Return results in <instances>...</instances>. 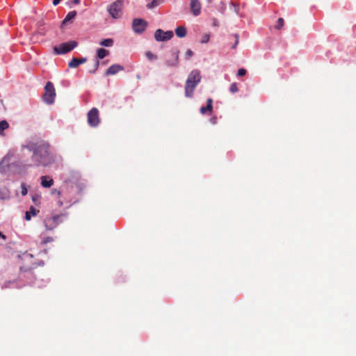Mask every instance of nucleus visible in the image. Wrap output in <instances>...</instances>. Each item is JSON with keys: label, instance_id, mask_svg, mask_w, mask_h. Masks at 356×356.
Instances as JSON below:
<instances>
[{"label": "nucleus", "instance_id": "1", "mask_svg": "<svg viewBox=\"0 0 356 356\" xmlns=\"http://www.w3.org/2000/svg\"><path fill=\"white\" fill-rule=\"evenodd\" d=\"M24 147L33 153L28 167H47L56 162V156L49 143L44 140L30 142Z\"/></svg>", "mask_w": 356, "mask_h": 356}, {"label": "nucleus", "instance_id": "2", "mask_svg": "<svg viewBox=\"0 0 356 356\" xmlns=\"http://www.w3.org/2000/svg\"><path fill=\"white\" fill-rule=\"evenodd\" d=\"M201 74L198 70H192L188 76L185 83V96L191 98L196 86L201 81Z\"/></svg>", "mask_w": 356, "mask_h": 356}, {"label": "nucleus", "instance_id": "3", "mask_svg": "<svg viewBox=\"0 0 356 356\" xmlns=\"http://www.w3.org/2000/svg\"><path fill=\"white\" fill-rule=\"evenodd\" d=\"M67 217V213H61L46 218L44 220L46 230H54L59 224L62 223Z\"/></svg>", "mask_w": 356, "mask_h": 356}, {"label": "nucleus", "instance_id": "4", "mask_svg": "<svg viewBox=\"0 0 356 356\" xmlns=\"http://www.w3.org/2000/svg\"><path fill=\"white\" fill-rule=\"evenodd\" d=\"M77 44L78 43L76 41H68L61 43L58 46H55L54 47V51L56 54H65L72 51Z\"/></svg>", "mask_w": 356, "mask_h": 356}, {"label": "nucleus", "instance_id": "5", "mask_svg": "<svg viewBox=\"0 0 356 356\" xmlns=\"http://www.w3.org/2000/svg\"><path fill=\"white\" fill-rule=\"evenodd\" d=\"M56 91L54 84L48 81L44 87V93L43 95V100L48 104H51L55 99Z\"/></svg>", "mask_w": 356, "mask_h": 356}, {"label": "nucleus", "instance_id": "6", "mask_svg": "<svg viewBox=\"0 0 356 356\" xmlns=\"http://www.w3.org/2000/svg\"><path fill=\"white\" fill-rule=\"evenodd\" d=\"M123 1L117 0L113 2L108 8V12L114 19H118L121 17L122 13Z\"/></svg>", "mask_w": 356, "mask_h": 356}, {"label": "nucleus", "instance_id": "7", "mask_svg": "<svg viewBox=\"0 0 356 356\" xmlns=\"http://www.w3.org/2000/svg\"><path fill=\"white\" fill-rule=\"evenodd\" d=\"M147 26V22L140 18H136L132 22V29L136 33L140 34L143 33Z\"/></svg>", "mask_w": 356, "mask_h": 356}, {"label": "nucleus", "instance_id": "8", "mask_svg": "<svg viewBox=\"0 0 356 356\" xmlns=\"http://www.w3.org/2000/svg\"><path fill=\"white\" fill-rule=\"evenodd\" d=\"M179 51L174 49L171 51L170 57L166 58L165 65L170 67H177L179 65Z\"/></svg>", "mask_w": 356, "mask_h": 356}, {"label": "nucleus", "instance_id": "9", "mask_svg": "<svg viewBox=\"0 0 356 356\" xmlns=\"http://www.w3.org/2000/svg\"><path fill=\"white\" fill-rule=\"evenodd\" d=\"M88 122L91 127H97L99 124L100 119L99 116V111L97 108H93L88 112Z\"/></svg>", "mask_w": 356, "mask_h": 356}, {"label": "nucleus", "instance_id": "10", "mask_svg": "<svg viewBox=\"0 0 356 356\" xmlns=\"http://www.w3.org/2000/svg\"><path fill=\"white\" fill-rule=\"evenodd\" d=\"M70 191L68 188L63 189L62 191H58L55 188L51 191L52 194H57L59 197H61L62 195L64 196V200H58V204L59 207H61L66 203H71V202L73 200V199L68 195Z\"/></svg>", "mask_w": 356, "mask_h": 356}, {"label": "nucleus", "instance_id": "11", "mask_svg": "<svg viewBox=\"0 0 356 356\" xmlns=\"http://www.w3.org/2000/svg\"><path fill=\"white\" fill-rule=\"evenodd\" d=\"M172 31H163L162 29H157L154 33V38L156 41H167L173 37Z\"/></svg>", "mask_w": 356, "mask_h": 356}, {"label": "nucleus", "instance_id": "12", "mask_svg": "<svg viewBox=\"0 0 356 356\" xmlns=\"http://www.w3.org/2000/svg\"><path fill=\"white\" fill-rule=\"evenodd\" d=\"M190 6L191 12L195 16H197L200 14L201 3L199 0H191Z\"/></svg>", "mask_w": 356, "mask_h": 356}, {"label": "nucleus", "instance_id": "13", "mask_svg": "<svg viewBox=\"0 0 356 356\" xmlns=\"http://www.w3.org/2000/svg\"><path fill=\"white\" fill-rule=\"evenodd\" d=\"M124 70V67L118 64H114L110 66L105 72L106 76L114 75L120 71Z\"/></svg>", "mask_w": 356, "mask_h": 356}, {"label": "nucleus", "instance_id": "14", "mask_svg": "<svg viewBox=\"0 0 356 356\" xmlns=\"http://www.w3.org/2000/svg\"><path fill=\"white\" fill-rule=\"evenodd\" d=\"M86 61V58H73L68 63V66L71 68H75L77 67L79 65L85 63Z\"/></svg>", "mask_w": 356, "mask_h": 356}, {"label": "nucleus", "instance_id": "15", "mask_svg": "<svg viewBox=\"0 0 356 356\" xmlns=\"http://www.w3.org/2000/svg\"><path fill=\"white\" fill-rule=\"evenodd\" d=\"M40 179L41 186L44 188H50L54 185V179L49 176H42Z\"/></svg>", "mask_w": 356, "mask_h": 356}, {"label": "nucleus", "instance_id": "16", "mask_svg": "<svg viewBox=\"0 0 356 356\" xmlns=\"http://www.w3.org/2000/svg\"><path fill=\"white\" fill-rule=\"evenodd\" d=\"M213 100L211 98H209L207 100V106H202L200 108V113L202 114H206L207 112H209L210 113L212 112L213 110Z\"/></svg>", "mask_w": 356, "mask_h": 356}, {"label": "nucleus", "instance_id": "17", "mask_svg": "<svg viewBox=\"0 0 356 356\" xmlns=\"http://www.w3.org/2000/svg\"><path fill=\"white\" fill-rule=\"evenodd\" d=\"M39 213V210L31 206L29 211L25 213V220H30L32 216H35Z\"/></svg>", "mask_w": 356, "mask_h": 356}, {"label": "nucleus", "instance_id": "18", "mask_svg": "<svg viewBox=\"0 0 356 356\" xmlns=\"http://www.w3.org/2000/svg\"><path fill=\"white\" fill-rule=\"evenodd\" d=\"M175 33L179 38H184L186 35L187 31L184 26H178L175 29Z\"/></svg>", "mask_w": 356, "mask_h": 356}, {"label": "nucleus", "instance_id": "19", "mask_svg": "<svg viewBox=\"0 0 356 356\" xmlns=\"http://www.w3.org/2000/svg\"><path fill=\"white\" fill-rule=\"evenodd\" d=\"M76 12L75 10L69 12L67 15L65 16V19H63V24H66L67 22L73 19L76 17Z\"/></svg>", "mask_w": 356, "mask_h": 356}, {"label": "nucleus", "instance_id": "20", "mask_svg": "<svg viewBox=\"0 0 356 356\" xmlns=\"http://www.w3.org/2000/svg\"><path fill=\"white\" fill-rule=\"evenodd\" d=\"M163 0H152L147 5V8L152 9L155 7L160 6L163 3Z\"/></svg>", "mask_w": 356, "mask_h": 356}, {"label": "nucleus", "instance_id": "21", "mask_svg": "<svg viewBox=\"0 0 356 356\" xmlns=\"http://www.w3.org/2000/svg\"><path fill=\"white\" fill-rule=\"evenodd\" d=\"M108 54V51L101 48L97 50V58L99 59H103Z\"/></svg>", "mask_w": 356, "mask_h": 356}, {"label": "nucleus", "instance_id": "22", "mask_svg": "<svg viewBox=\"0 0 356 356\" xmlns=\"http://www.w3.org/2000/svg\"><path fill=\"white\" fill-rule=\"evenodd\" d=\"M9 124L6 120H2L0 122V135H3V131L7 129Z\"/></svg>", "mask_w": 356, "mask_h": 356}, {"label": "nucleus", "instance_id": "23", "mask_svg": "<svg viewBox=\"0 0 356 356\" xmlns=\"http://www.w3.org/2000/svg\"><path fill=\"white\" fill-rule=\"evenodd\" d=\"M99 44L104 47H111L113 44V40L111 38L104 39L102 40Z\"/></svg>", "mask_w": 356, "mask_h": 356}, {"label": "nucleus", "instance_id": "24", "mask_svg": "<svg viewBox=\"0 0 356 356\" xmlns=\"http://www.w3.org/2000/svg\"><path fill=\"white\" fill-rule=\"evenodd\" d=\"M284 24V19L282 18V17H280L278 19H277V24L275 26V28L278 30L281 29L283 26Z\"/></svg>", "mask_w": 356, "mask_h": 356}, {"label": "nucleus", "instance_id": "25", "mask_svg": "<svg viewBox=\"0 0 356 356\" xmlns=\"http://www.w3.org/2000/svg\"><path fill=\"white\" fill-rule=\"evenodd\" d=\"M99 66V61L98 60H97L95 61V64H94L93 67H92V69L90 70H89V72H90V73H95V72L97 70V69H98Z\"/></svg>", "mask_w": 356, "mask_h": 356}, {"label": "nucleus", "instance_id": "26", "mask_svg": "<svg viewBox=\"0 0 356 356\" xmlns=\"http://www.w3.org/2000/svg\"><path fill=\"white\" fill-rule=\"evenodd\" d=\"M99 66V61L98 60H97L95 61V64H94L93 67H92V69L90 70H89V72H90V73H95V72L97 70V69H98Z\"/></svg>", "mask_w": 356, "mask_h": 356}, {"label": "nucleus", "instance_id": "27", "mask_svg": "<svg viewBox=\"0 0 356 356\" xmlns=\"http://www.w3.org/2000/svg\"><path fill=\"white\" fill-rule=\"evenodd\" d=\"M99 66V61L98 60H97L95 61V64H94L93 67H92V69L90 70H89V72H90V73H95V72L97 70V69H98Z\"/></svg>", "mask_w": 356, "mask_h": 356}, {"label": "nucleus", "instance_id": "28", "mask_svg": "<svg viewBox=\"0 0 356 356\" xmlns=\"http://www.w3.org/2000/svg\"><path fill=\"white\" fill-rule=\"evenodd\" d=\"M28 193V190H27V188H26V186L25 184L22 183L21 184V194L23 196H25Z\"/></svg>", "mask_w": 356, "mask_h": 356}, {"label": "nucleus", "instance_id": "29", "mask_svg": "<svg viewBox=\"0 0 356 356\" xmlns=\"http://www.w3.org/2000/svg\"><path fill=\"white\" fill-rule=\"evenodd\" d=\"M54 241V238L51 236H47L43 238L41 243L43 245L47 244L48 243H51Z\"/></svg>", "mask_w": 356, "mask_h": 356}, {"label": "nucleus", "instance_id": "30", "mask_svg": "<svg viewBox=\"0 0 356 356\" xmlns=\"http://www.w3.org/2000/svg\"><path fill=\"white\" fill-rule=\"evenodd\" d=\"M233 37L234 38V44L232 46V49H235L236 47V46L238 45V42H239V36L238 34H234L233 35Z\"/></svg>", "mask_w": 356, "mask_h": 356}, {"label": "nucleus", "instance_id": "31", "mask_svg": "<svg viewBox=\"0 0 356 356\" xmlns=\"http://www.w3.org/2000/svg\"><path fill=\"white\" fill-rule=\"evenodd\" d=\"M145 56L149 60H156L157 58V56L150 51H147Z\"/></svg>", "mask_w": 356, "mask_h": 356}, {"label": "nucleus", "instance_id": "32", "mask_svg": "<svg viewBox=\"0 0 356 356\" xmlns=\"http://www.w3.org/2000/svg\"><path fill=\"white\" fill-rule=\"evenodd\" d=\"M229 90L231 92L234 93L238 91V87L236 83H232L230 86Z\"/></svg>", "mask_w": 356, "mask_h": 356}, {"label": "nucleus", "instance_id": "33", "mask_svg": "<svg viewBox=\"0 0 356 356\" xmlns=\"http://www.w3.org/2000/svg\"><path fill=\"white\" fill-rule=\"evenodd\" d=\"M209 39H210V35H209V34L206 33V34H204V35L202 36V39H201V42H202V43H207V42H208L209 41Z\"/></svg>", "mask_w": 356, "mask_h": 356}, {"label": "nucleus", "instance_id": "34", "mask_svg": "<svg viewBox=\"0 0 356 356\" xmlns=\"http://www.w3.org/2000/svg\"><path fill=\"white\" fill-rule=\"evenodd\" d=\"M40 198H41V195H40L35 194V195L32 196V200H33V202H35V204H37V203L38 202H40Z\"/></svg>", "mask_w": 356, "mask_h": 356}, {"label": "nucleus", "instance_id": "35", "mask_svg": "<svg viewBox=\"0 0 356 356\" xmlns=\"http://www.w3.org/2000/svg\"><path fill=\"white\" fill-rule=\"evenodd\" d=\"M193 56V52L191 49H188L185 54L186 59H189Z\"/></svg>", "mask_w": 356, "mask_h": 356}, {"label": "nucleus", "instance_id": "36", "mask_svg": "<svg viewBox=\"0 0 356 356\" xmlns=\"http://www.w3.org/2000/svg\"><path fill=\"white\" fill-rule=\"evenodd\" d=\"M246 72V70H245L244 68H241L238 70L237 75L238 76H243L245 75Z\"/></svg>", "mask_w": 356, "mask_h": 356}, {"label": "nucleus", "instance_id": "37", "mask_svg": "<svg viewBox=\"0 0 356 356\" xmlns=\"http://www.w3.org/2000/svg\"><path fill=\"white\" fill-rule=\"evenodd\" d=\"M3 162H4V160H3V161H1V163H0V172H1V173H4V172H5V170H4V169H3Z\"/></svg>", "mask_w": 356, "mask_h": 356}, {"label": "nucleus", "instance_id": "38", "mask_svg": "<svg viewBox=\"0 0 356 356\" xmlns=\"http://www.w3.org/2000/svg\"><path fill=\"white\" fill-rule=\"evenodd\" d=\"M0 237L4 240L6 238V236L4 234H3L1 232H0Z\"/></svg>", "mask_w": 356, "mask_h": 356}, {"label": "nucleus", "instance_id": "39", "mask_svg": "<svg viewBox=\"0 0 356 356\" xmlns=\"http://www.w3.org/2000/svg\"><path fill=\"white\" fill-rule=\"evenodd\" d=\"M79 2H80L79 0H74V3L76 4L79 3Z\"/></svg>", "mask_w": 356, "mask_h": 356}, {"label": "nucleus", "instance_id": "40", "mask_svg": "<svg viewBox=\"0 0 356 356\" xmlns=\"http://www.w3.org/2000/svg\"><path fill=\"white\" fill-rule=\"evenodd\" d=\"M211 120L213 124L216 123V119H212Z\"/></svg>", "mask_w": 356, "mask_h": 356}, {"label": "nucleus", "instance_id": "41", "mask_svg": "<svg viewBox=\"0 0 356 356\" xmlns=\"http://www.w3.org/2000/svg\"><path fill=\"white\" fill-rule=\"evenodd\" d=\"M40 25H44L43 22H40Z\"/></svg>", "mask_w": 356, "mask_h": 356}]
</instances>
